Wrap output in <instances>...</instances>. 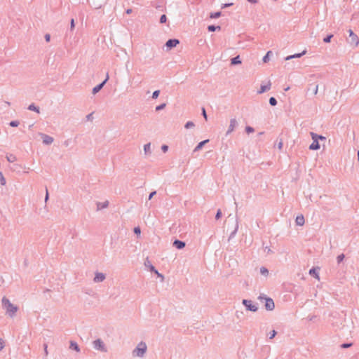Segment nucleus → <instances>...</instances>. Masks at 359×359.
I'll return each mask as SVG.
<instances>
[{"mask_svg":"<svg viewBox=\"0 0 359 359\" xmlns=\"http://www.w3.org/2000/svg\"><path fill=\"white\" fill-rule=\"evenodd\" d=\"M311 136L313 140V143L309 146L311 150H317L320 149L319 140H324L325 137L322 135H318L314 133H311Z\"/></svg>","mask_w":359,"mask_h":359,"instance_id":"f03ea898","label":"nucleus"},{"mask_svg":"<svg viewBox=\"0 0 359 359\" xmlns=\"http://www.w3.org/2000/svg\"><path fill=\"white\" fill-rule=\"evenodd\" d=\"M241 63V60L238 55L231 59V65H239Z\"/></svg>","mask_w":359,"mask_h":359,"instance_id":"a211bd4d","label":"nucleus"},{"mask_svg":"<svg viewBox=\"0 0 359 359\" xmlns=\"http://www.w3.org/2000/svg\"><path fill=\"white\" fill-rule=\"evenodd\" d=\"M243 304L248 308V310L252 311H256L257 310V307L255 305L252 304V302L250 300L244 299L243 301Z\"/></svg>","mask_w":359,"mask_h":359,"instance_id":"0eeeda50","label":"nucleus"},{"mask_svg":"<svg viewBox=\"0 0 359 359\" xmlns=\"http://www.w3.org/2000/svg\"><path fill=\"white\" fill-rule=\"evenodd\" d=\"M261 273L263 274H266L268 273V270L265 268L261 269Z\"/></svg>","mask_w":359,"mask_h":359,"instance_id":"c03bdc74","label":"nucleus"},{"mask_svg":"<svg viewBox=\"0 0 359 359\" xmlns=\"http://www.w3.org/2000/svg\"><path fill=\"white\" fill-rule=\"evenodd\" d=\"M42 138H43V143L46 144H51L53 142V137H51L47 135H43Z\"/></svg>","mask_w":359,"mask_h":359,"instance_id":"9b49d317","label":"nucleus"},{"mask_svg":"<svg viewBox=\"0 0 359 359\" xmlns=\"http://www.w3.org/2000/svg\"><path fill=\"white\" fill-rule=\"evenodd\" d=\"M44 349H45V352H46V354H48V351H47V346H46V345L45 346V348H44Z\"/></svg>","mask_w":359,"mask_h":359,"instance_id":"4d7b16f0","label":"nucleus"},{"mask_svg":"<svg viewBox=\"0 0 359 359\" xmlns=\"http://www.w3.org/2000/svg\"><path fill=\"white\" fill-rule=\"evenodd\" d=\"M276 334V332L275 330H272L271 332H270V336H269V338L270 339H273Z\"/></svg>","mask_w":359,"mask_h":359,"instance_id":"c9c22d12","label":"nucleus"},{"mask_svg":"<svg viewBox=\"0 0 359 359\" xmlns=\"http://www.w3.org/2000/svg\"><path fill=\"white\" fill-rule=\"evenodd\" d=\"M269 103L271 105L275 106L277 104V101L274 97H272L269 99Z\"/></svg>","mask_w":359,"mask_h":359,"instance_id":"b1692460","label":"nucleus"},{"mask_svg":"<svg viewBox=\"0 0 359 359\" xmlns=\"http://www.w3.org/2000/svg\"><path fill=\"white\" fill-rule=\"evenodd\" d=\"M314 92H315V94H316V93H317V92H318V87H316V90H314Z\"/></svg>","mask_w":359,"mask_h":359,"instance_id":"bf43d9fd","label":"nucleus"},{"mask_svg":"<svg viewBox=\"0 0 359 359\" xmlns=\"http://www.w3.org/2000/svg\"><path fill=\"white\" fill-rule=\"evenodd\" d=\"M95 348L100 350H103V344L102 341L100 339H97L94 341Z\"/></svg>","mask_w":359,"mask_h":359,"instance_id":"ddd939ff","label":"nucleus"},{"mask_svg":"<svg viewBox=\"0 0 359 359\" xmlns=\"http://www.w3.org/2000/svg\"><path fill=\"white\" fill-rule=\"evenodd\" d=\"M4 347V341L2 339H0V351H1Z\"/></svg>","mask_w":359,"mask_h":359,"instance_id":"e433bc0d","label":"nucleus"},{"mask_svg":"<svg viewBox=\"0 0 359 359\" xmlns=\"http://www.w3.org/2000/svg\"><path fill=\"white\" fill-rule=\"evenodd\" d=\"M248 1L251 4H257V0H248Z\"/></svg>","mask_w":359,"mask_h":359,"instance_id":"3c124183","label":"nucleus"},{"mask_svg":"<svg viewBox=\"0 0 359 359\" xmlns=\"http://www.w3.org/2000/svg\"><path fill=\"white\" fill-rule=\"evenodd\" d=\"M161 149L163 151V152H166L168 151V147L167 145H163Z\"/></svg>","mask_w":359,"mask_h":359,"instance_id":"37998d69","label":"nucleus"},{"mask_svg":"<svg viewBox=\"0 0 359 359\" xmlns=\"http://www.w3.org/2000/svg\"><path fill=\"white\" fill-rule=\"evenodd\" d=\"M134 231L136 234H140V229L139 227H135Z\"/></svg>","mask_w":359,"mask_h":359,"instance_id":"a19ab883","label":"nucleus"},{"mask_svg":"<svg viewBox=\"0 0 359 359\" xmlns=\"http://www.w3.org/2000/svg\"><path fill=\"white\" fill-rule=\"evenodd\" d=\"M294 55H290V56L287 57H286V60H290V59H291V58H294Z\"/></svg>","mask_w":359,"mask_h":359,"instance_id":"5fc2aeb1","label":"nucleus"},{"mask_svg":"<svg viewBox=\"0 0 359 359\" xmlns=\"http://www.w3.org/2000/svg\"><path fill=\"white\" fill-rule=\"evenodd\" d=\"M174 245L178 248V249H182L183 248L184 246H185V243L182 241H178V240H176L175 242H174Z\"/></svg>","mask_w":359,"mask_h":359,"instance_id":"2eb2a0df","label":"nucleus"},{"mask_svg":"<svg viewBox=\"0 0 359 359\" xmlns=\"http://www.w3.org/2000/svg\"><path fill=\"white\" fill-rule=\"evenodd\" d=\"M150 148V144H146L144 146V150L149 149Z\"/></svg>","mask_w":359,"mask_h":359,"instance_id":"603ef678","label":"nucleus"},{"mask_svg":"<svg viewBox=\"0 0 359 359\" xmlns=\"http://www.w3.org/2000/svg\"><path fill=\"white\" fill-rule=\"evenodd\" d=\"M236 124H237V122H236V119L233 118V119L231 120L229 128V130L227 131V134H229V133H231V132L233 131L234 128L236 126Z\"/></svg>","mask_w":359,"mask_h":359,"instance_id":"9d476101","label":"nucleus"},{"mask_svg":"<svg viewBox=\"0 0 359 359\" xmlns=\"http://www.w3.org/2000/svg\"><path fill=\"white\" fill-rule=\"evenodd\" d=\"M165 107V104H162L159 106H157L156 108V111H159L161 109H163L164 107Z\"/></svg>","mask_w":359,"mask_h":359,"instance_id":"f704fd0d","label":"nucleus"},{"mask_svg":"<svg viewBox=\"0 0 359 359\" xmlns=\"http://www.w3.org/2000/svg\"><path fill=\"white\" fill-rule=\"evenodd\" d=\"M104 278H105L104 275L103 273H99L95 275L94 280L96 282H101V281L104 280Z\"/></svg>","mask_w":359,"mask_h":359,"instance_id":"4468645a","label":"nucleus"},{"mask_svg":"<svg viewBox=\"0 0 359 359\" xmlns=\"http://www.w3.org/2000/svg\"><path fill=\"white\" fill-rule=\"evenodd\" d=\"M271 53V51H269L266 55L263 57V62H267L269 60V55Z\"/></svg>","mask_w":359,"mask_h":359,"instance_id":"5701e85b","label":"nucleus"},{"mask_svg":"<svg viewBox=\"0 0 359 359\" xmlns=\"http://www.w3.org/2000/svg\"><path fill=\"white\" fill-rule=\"evenodd\" d=\"M91 116H92V114H89V115L87 116L88 119L91 118Z\"/></svg>","mask_w":359,"mask_h":359,"instance_id":"13d9d810","label":"nucleus"},{"mask_svg":"<svg viewBox=\"0 0 359 359\" xmlns=\"http://www.w3.org/2000/svg\"><path fill=\"white\" fill-rule=\"evenodd\" d=\"M332 36H332V34H330V35L327 36V37H325V38L323 39L324 42H325V43H330V41H331V39L332 38Z\"/></svg>","mask_w":359,"mask_h":359,"instance_id":"c85d7f7f","label":"nucleus"},{"mask_svg":"<svg viewBox=\"0 0 359 359\" xmlns=\"http://www.w3.org/2000/svg\"><path fill=\"white\" fill-rule=\"evenodd\" d=\"M220 15H221L220 12H217V13H211L210 18H219L220 16Z\"/></svg>","mask_w":359,"mask_h":359,"instance_id":"393cba45","label":"nucleus"},{"mask_svg":"<svg viewBox=\"0 0 359 359\" xmlns=\"http://www.w3.org/2000/svg\"><path fill=\"white\" fill-rule=\"evenodd\" d=\"M208 30H209L210 32H214V31H215L217 29H220V27H215V26H213V25H210V26H208Z\"/></svg>","mask_w":359,"mask_h":359,"instance_id":"4be33fe9","label":"nucleus"},{"mask_svg":"<svg viewBox=\"0 0 359 359\" xmlns=\"http://www.w3.org/2000/svg\"><path fill=\"white\" fill-rule=\"evenodd\" d=\"M271 82L270 81H267L265 83H262L260 87V90L258 91V93L261 94L266 91H268L271 89Z\"/></svg>","mask_w":359,"mask_h":359,"instance_id":"39448f33","label":"nucleus"},{"mask_svg":"<svg viewBox=\"0 0 359 359\" xmlns=\"http://www.w3.org/2000/svg\"><path fill=\"white\" fill-rule=\"evenodd\" d=\"M70 348H73L74 349L75 351H76L77 352L79 351V346L75 342H73V341H71L70 343Z\"/></svg>","mask_w":359,"mask_h":359,"instance_id":"6ab92c4d","label":"nucleus"},{"mask_svg":"<svg viewBox=\"0 0 359 359\" xmlns=\"http://www.w3.org/2000/svg\"><path fill=\"white\" fill-rule=\"evenodd\" d=\"M304 53H305V51H304V52H303V53H299V54L294 55V57H301L302 55H303Z\"/></svg>","mask_w":359,"mask_h":359,"instance_id":"a18cd8bd","label":"nucleus"},{"mask_svg":"<svg viewBox=\"0 0 359 359\" xmlns=\"http://www.w3.org/2000/svg\"><path fill=\"white\" fill-rule=\"evenodd\" d=\"M45 38H46V41H48V42L50 41V37L49 34H46Z\"/></svg>","mask_w":359,"mask_h":359,"instance_id":"09e8293b","label":"nucleus"},{"mask_svg":"<svg viewBox=\"0 0 359 359\" xmlns=\"http://www.w3.org/2000/svg\"><path fill=\"white\" fill-rule=\"evenodd\" d=\"M265 299V307L269 311H272L274 307V302L272 299L264 297Z\"/></svg>","mask_w":359,"mask_h":359,"instance_id":"423d86ee","label":"nucleus"},{"mask_svg":"<svg viewBox=\"0 0 359 359\" xmlns=\"http://www.w3.org/2000/svg\"><path fill=\"white\" fill-rule=\"evenodd\" d=\"M29 109L32 110V111H35L37 113H39V109L38 107H35L34 104L29 105Z\"/></svg>","mask_w":359,"mask_h":359,"instance_id":"412c9836","label":"nucleus"},{"mask_svg":"<svg viewBox=\"0 0 359 359\" xmlns=\"http://www.w3.org/2000/svg\"><path fill=\"white\" fill-rule=\"evenodd\" d=\"M167 20V17L165 15H161V18H160V22L161 23H164Z\"/></svg>","mask_w":359,"mask_h":359,"instance_id":"c756f323","label":"nucleus"},{"mask_svg":"<svg viewBox=\"0 0 359 359\" xmlns=\"http://www.w3.org/2000/svg\"><path fill=\"white\" fill-rule=\"evenodd\" d=\"M179 43L180 41L177 39H170L166 42L165 45L168 48H171L175 47Z\"/></svg>","mask_w":359,"mask_h":359,"instance_id":"6e6552de","label":"nucleus"},{"mask_svg":"<svg viewBox=\"0 0 359 359\" xmlns=\"http://www.w3.org/2000/svg\"><path fill=\"white\" fill-rule=\"evenodd\" d=\"M221 215H222V212H221V210H219L216 214V219H218L220 218L221 217Z\"/></svg>","mask_w":359,"mask_h":359,"instance_id":"ea45409f","label":"nucleus"},{"mask_svg":"<svg viewBox=\"0 0 359 359\" xmlns=\"http://www.w3.org/2000/svg\"><path fill=\"white\" fill-rule=\"evenodd\" d=\"M108 205V201H105L103 203H98L97 204V209H102L106 208Z\"/></svg>","mask_w":359,"mask_h":359,"instance_id":"aec40b11","label":"nucleus"},{"mask_svg":"<svg viewBox=\"0 0 359 359\" xmlns=\"http://www.w3.org/2000/svg\"><path fill=\"white\" fill-rule=\"evenodd\" d=\"M349 36L351 38V43L354 46H358L359 45V38L358 36L351 30H348Z\"/></svg>","mask_w":359,"mask_h":359,"instance_id":"20e7f679","label":"nucleus"},{"mask_svg":"<svg viewBox=\"0 0 359 359\" xmlns=\"http://www.w3.org/2000/svg\"><path fill=\"white\" fill-rule=\"evenodd\" d=\"M358 160H359V151H358Z\"/></svg>","mask_w":359,"mask_h":359,"instance_id":"052dcab7","label":"nucleus"},{"mask_svg":"<svg viewBox=\"0 0 359 359\" xmlns=\"http://www.w3.org/2000/svg\"><path fill=\"white\" fill-rule=\"evenodd\" d=\"M309 273L313 276L318 280H320L319 273L316 271V269H311L309 271Z\"/></svg>","mask_w":359,"mask_h":359,"instance_id":"dca6fc26","label":"nucleus"},{"mask_svg":"<svg viewBox=\"0 0 359 359\" xmlns=\"http://www.w3.org/2000/svg\"><path fill=\"white\" fill-rule=\"evenodd\" d=\"M149 269H151V271H154V272H155V273H156L158 276H161V275L158 272V271H156V270L154 269V267L152 265L149 264Z\"/></svg>","mask_w":359,"mask_h":359,"instance_id":"cd10ccee","label":"nucleus"},{"mask_svg":"<svg viewBox=\"0 0 359 359\" xmlns=\"http://www.w3.org/2000/svg\"><path fill=\"white\" fill-rule=\"evenodd\" d=\"M10 126L12 127H16L18 126V123L16 121H12L10 123Z\"/></svg>","mask_w":359,"mask_h":359,"instance_id":"58836bf2","label":"nucleus"},{"mask_svg":"<svg viewBox=\"0 0 359 359\" xmlns=\"http://www.w3.org/2000/svg\"><path fill=\"white\" fill-rule=\"evenodd\" d=\"M344 255L343 254L339 255L337 257V262H338L339 263V262H342V261H343V259H344Z\"/></svg>","mask_w":359,"mask_h":359,"instance_id":"473e14b6","label":"nucleus"},{"mask_svg":"<svg viewBox=\"0 0 359 359\" xmlns=\"http://www.w3.org/2000/svg\"><path fill=\"white\" fill-rule=\"evenodd\" d=\"M48 198V191H46V201H47Z\"/></svg>","mask_w":359,"mask_h":359,"instance_id":"6e6d98bb","label":"nucleus"},{"mask_svg":"<svg viewBox=\"0 0 359 359\" xmlns=\"http://www.w3.org/2000/svg\"><path fill=\"white\" fill-rule=\"evenodd\" d=\"M159 93H160V91H159V90H155V91L153 93L152 97H153L154 99H156V98L158 97Z\"/></svg>","mask_w":359,"mask_h":359,"instance_id":"7c9ffc66","label":"nucleus"},{"mask_svg":"<svg viewBox=\"0 0 359 359\" xmlns=\"http://www.w3.org/2000/svg\"><path fill=\"white\" fill-rule=\"evenodd\" d=\"M208 142H209V140H206L199 142L198 144L194 149V151H197L200 150L203 147V146Z\"/></svg>","mask_w":359,"mask_h":359,"instance_id":"f3484780","label":"nucleus"},{"mask_svg":"<svg viewBox=\"0 0 359 359\" xmlns=\"http://www.w3.org/2000/svg\"><path fill=\"white\" fill-rule=\"evenodd\" d=\"M233 5V3H230V4H224L222 8H226L227 6H232Z\"/></svg>","mask_w":359,"mask_h":359,"instance_id":"8fccbe9b","label":"nucleus"},{"mask_svg":"<svg viewBox=\"0 0 359 359\" xmlns=\"http://www.w3.org/2000/svg\"><path fill=\"white\" fill-rule=\"evenodd\" d=\"M108 79H109V76L107 75L106 79L102 83H100V85H97L95 87H94L93 89V93L95 94L97 92H99L101 90V88L103 87L104 83L107 82Z\"/></svg>","mask_w":359,"mask_h":359,"instance_id":"1a4fd4ad","label":"nucleus"},{"mask_svg":"<svg viewBox=\"0 0 359 359\" xmlns=\"http://www.w3.org/2000/svg\"><path fill=\"white\" fill-rule=\"evenodd\" d=\"M245 130H246V132L248 133H253L254 132V129L252 127H250V126H247L245 128Z\"/></svg>","mask_w":359,"mask_h":359,"instance_id":"72a5a7b5","label":"nucleus"},{"mask_svg":"<svg viewBox=\"0 0 359 359\" xmlns=\"http://www.w3.org/2000/svg\"><path fill=\"white\" fill-rule=\"evenodd\" d=\"M132 13V9L131 8H128L126 10V13L127 14H130Z\"/></svg>","mask_w":359,"mask_h":359,"instance_id":"864d4df0","label":"nucleus"},{"mask_svg":"<svg viewBox=\"0 0 359 359\" xmlns=\"http://www.w3.org/2000/svg\"><path fill=\"white\" fill-rule=\"evenodd\" d=\"M296 224L299 226H303L304 224V217L303 215H298L295 219Z\"/></svg>","mask_w":359,"mask_h":359,"instance_id":"f8f14e48","label":"nucleus"},{"mask_svg":"<svg viewBox=\"0 0 359 359\" xmlns=\"http://www.w3.org/2000/svg\"><path fill=\"white\" fill-rule=\"evenodd\" d=\"M147 351V345L145 343L140 342L137 347L135 349L134 353L136 356L142 357Z\"/></svg>","mask_w":359,"mask_h":359,"instance_id":"7ed1b4c3","label":"nucleus"},{"mask_svg":"<svg viewBox=\"0 0 359 359\" xmlns=\"http://www.w3.org/2000/svg\"><path fill=\"white\" fill-rule=\"evenodd\" d=\"M74 27V19H72L71 20V29H73Z\"/></svg>","mask_w":359,"mask_h":359,"instance_id":"de8ad7c7","label":"nucleus"},{"mask_svg":"<svg viewBox=\"0 0 359 359\" xmlns=\"http://www.w3.org/2000/svg\"><path fill=\"white\" fill-rule=\"evenodd\" d=\"M202 113H203V116H204L205 119L207 120V114H206V112H205V110L204 108L202 109Z\"/></svg>","mask_w":359,"mask_h":359,"instance_id":"79ce46f5","label":"nucleus"},{"mask_svg":"<svg viewBox=\"0 0 359 359\" xmlns=\"http://www.w3.org/2000/svg\"><path fill=\"white\" fill-rule=\"evenodd\" d=\"M7 159L10 162H14L15 161V156L13 155H10L7 156Z\"/></svg>","mask_w":359,"mask_h":359,"instance_id":"bb28decb","label":"nucleus"},{"mask_svg":"<svg viewBox=\"0 0 359 359\" xmlns=\"http://www.w3.org/2000/svg\"><path fill=\"white\" fill-rule=\"evenodd\" d=\"M3 307L6 309V313L13 317L18 311V306L13 304L8 299L4 297L2 299Z\"/></svg>","mask_w":359,"mask_h":359,"instance_id":"f257e3e1","label":"nucleus"},{"mask_svg":"<svg viewBox=\"0 0 359 359\" xmlns=\"http://www.w3.org/2000/svg\"><path fill=\"white\" fill-rule=\"evenodd\" d=\"M352 346V344H343L341 346L343 348H348Z\"/></svg>","mask_w":359,"mask_h":359,"instance_id":"4c0bfd02","label":"nucleus"},{"mask_svg":"<svg viewBox=\"0 0 359 359\" xmlns=\"http://www.w3.org/2000/svg\"><path fill=\"white\" fill-rule=\"evenodd\" d=\"M156 194V191H153L150 194L149 196V199L151 200L152 198V197Z\"/></svg>","mask_w":359,"mask_h":359,"instance_id":"49530a36","label":"nucleus"},{"mask_svg":"<svg viewBox=\"0 0 359 359\" xmlns=\"http://www.w3.org/2000/svg\"><path fill=\"white\" fill-rule=\"evenodd\" d=\"M0 182L2 185H5L6 180L1 172H0Z\"/></svg>","mask_w":359,"mask_h":359,"instance_id":"a878e982","label":"nucleus"},{"mask_svg":"<svg viewBox=\"0 0 359 359\" xmlns=\"http://www.w3.org/2000/svg\"><path fill=\"white\" fill-rule=\"evenodd\" d=\"M194 126V123L191 121H188L185 125V128H191Z\"/></svg>","mask_w":359,"mask_h":359,"instance_id":"2f4dec72","label":"nucleus"}]
</instances>
